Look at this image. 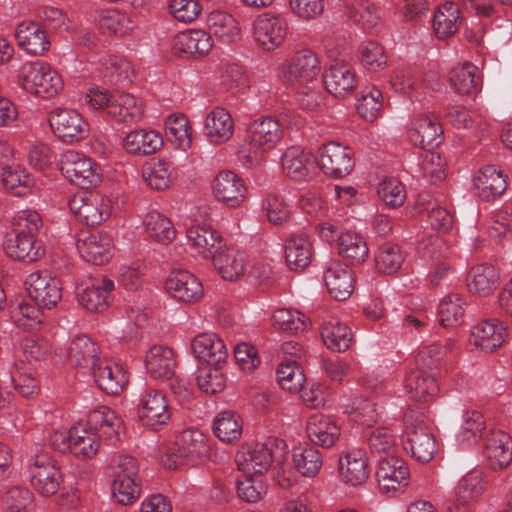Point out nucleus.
Returning a JSON list of instances; mask_svg holds the SVG:
<instances>
[{"instance_id":"5701e85b","label":"nucleus","mask_w":512,"mask_h":512,"mask_svg":"<svg viewBox=\"0 0 512 512\" xmlns=\"http://www.w3.org/2000/svg\"><path fill=\"white\" fill-rule=\"evenodd\" d=\"M76 247L86 262L95 265H103L112 257V239L107 234H83L77 239Z\"/></svg>"},{"instance_id":"de8ad7c7","label":"nucleus","mask_w":512,"mask_h":512,"mask_svg":"<svg viewBox=\"0 0 512 512\" xmlns=\"http://www.w3.org/2000/svg\"><path fill=\"white\" fill-rule=\"evenodd\" d=\"M70 437L72 439L71 452L82 459L93 458L99 450L100 442L103 441L96 432L82 425L73 426L70 429Z\"/></svg>"},{"instance_id":"423d86ee","label":"nucleus","mask_w":512,"mask_h":512,"mask_svg":"<svg viewBox=\"0 0 512 512\" xmlns=\"http://www.w3.org/2000/svg\"><path fill=\"white\" fill-rule=\"evenodd\" d=\"M30 482L43 496L54 495L60 488L62 475L57 462L45 451L31 457L28 465Z\"/></svg>"},{"instance_id":"4c0bfd02","label":"nucleus","mask_w":512,"mask_h":512,"mask_svg":"<svg viewBox=\"0 0 512 512\" xmlns=\"http://www.w3.org/2000/svg\"><path fill=\"white\" fill-rule=\"evenodd\" d=\"M162 145L163 139L161 135L154 130H134L129 132L123 140L125 151L137 156L154 154Z\"/></svg>"},{"instance_id":"2f4dec72","label":"nucleus","mask_w":512,"mask_h":512,"mask_svg":"<svg viewBox=\"0 0 512 512\" xmlns=\"http://www.w3.org/2000/svg\"><path fill=\"white\" fill-rule=\"evenodd\" d=\"M506 328L497 320H486L473 327L470 342L484 352H493L505 339Z\"/></svg>"},{"instance_id":"a211bd4d","label":"nucleus","mask_w":512,"mask_h":512,"mask_svg":"<svg viewBox=\"0 0 512 512\" xmlns=\"http://www.w3.org/2000/svg\"><path fill=\"white\" fill-rule=\"evenodd\" d=\"M324 282L334 299L344 301L352 294L355 279L352 270L346 264L333 259L324 271Z\"/></svg>"},{"instance_id":"6e6d98bb","label":"nucleus","mask_w":512,"mask_h":512,"mask_svg":"<svg viewBox=\"0 0 512 512\" xmlns=\"http://www.w3.org/2000/svg\"><path fill=\"white\" fill-rule=\"evenodd\" d=\"M321 337L327 348L335 352L346 351L352 342L351 329L339 322L324 324L321 328Z\"/></svg>"},{"instance_id":"4be33fe9","label":"nucleus","mask_w":512,"mask_h":512,"mask_svg":"<svg viewBox=\"0 0 512 512\" xmlns=\"http://www.w3.org/2000/svg\"><path fill=\"white\" fill-rule=\"evenodd\" d=\"M323 83L330 94L345 98L356 87L355 72L347 62L335 61L323 73Z\"/></svg>"},{"instance_id":"20e7f679","label":"nucleus","mask_w":512,"mask_h":512,"mask_svg":"<svg viewBox=\"0 0 512 512\" xmlns=\"http://www.w3.org/2000/svg\"><path fill=\"white\" fill-rule=\"evenodd\" d=\"M282 137L283 130L276 119L269 116L258 118L248 127L251 151L247 152L245 148H242L239 153L249 165H256L261 160L260 153L273 149Z\"/></svg>"},{"instance_id":"9b49d317","label":"nucleus","mask_w":512,"mask_h":512,"mask_svg":"<svg viewBox=\"0 0 512 512\" xmlns=\"http://www.w3.org/2000/svg\"><path fill=\"white\" fill-rule=\"evenodd\" d=\"M318 163L326 175L343 178L349 175L355 166L354 152L340 143L328 142L319 149Z\"/></svg>"},{"instance_id":"c756f323","label":"nucleus","mask_w":512,"mask_h":512,"mask_svg":"<svg viewBox=\"0 0 512 512\" xmlns=\"http://www.w3.org/2000/svg\"><path fill=\"white\" fill-rule=\"evenodd\" d=\"M114 283L108 278L95 280L77 293L79 303L88 311L100 313L109 306V295Z\"/></svg>"},{"instance_id":"7ed1b4c3","label":"nucleus","mask_w":512,"mask_h":512,"mask_svg":"<svg viewBox=\"0 0 512 512\" xmlns=\"http://www.w3.org/2000/svg\"><path fill=\"white\" fill-rule=\"evenodd\" d=\"M210 452L206 436L199 430L187 429L180 433L174 447L162 459L163 465L168 469H177L186 463H200Z\"/></svg>"},{"instance_id":"cd10ccee","label":"nucleus","mask_w":512,"mask_h":512,"mask_svg":"<svg viewBox=\"0 0 512 512\" xmlns=\"http://www.w3.org/2000/svg\"><path fill=\"white\" fill-rule=\"evenodd\" d=\"M320 70L316 54L310 49H301L291 58L287 66V77L290 81L309 83L316 80Z\"/></svg>"},{"instance_id":"e433bc0d","label":"nucleus","mask_w":512,"mask_h":512,"mask_svg":"<svg viewBox=\"0 0 512 512\" xmlns=\"http://www.w3.org/2000/svg\"><path fill=\"white\" fill-rule=\"evenodd\" d=\"M145 367L154 378L169 379L174 376L176 360L171 348L154 345L146 353Z\"/></svg>"},{"instance_id":"c03bdc74","label":"nucleus","mask_w":512,"mask_h":512,"mask_svg":"<svg viewBox=\"0 0 512 512\" xmlns=\"http://www.w3.org/2000/svg\"><path fill=\"white\" fill-rule=\"evenodd\" d=\"M282 167L290 178L305 180L314 169V162L301 148L289 147L282 156Z\"/></svg>"},{"instance_id":"bf43d9fd","label":"nucleus","mask_w":512,"mask_h":512,"mask_svg":"<svg viewBox=\"0 0 512 512\" xmlns=\"http://www.w3.org/2000/svg\"><path fill=\"white\" fill-rule=\"evenodd\" d=\"M166 135L168 139L183 150L191 146V127L188 118L183 114H172L165 122Z\"/></svg>"},{"instance_id":"ddd939ff","label":"nucleus","mask_w":512,"mask_h":512,"mask_svg":"<svg viewBox=\"0 0 512 512\" xmlns=\"http://www.w3.org/2000/svg\"><path fill=\"white\" fill-rule=\"evenodd\" d=\"M482 454L489 467L502 470L512 462V438L501 429H490L484 436Z\"/></svg>"},{"instance_id":"680f3d73","label":"nucleus","mask_w":512,"mask_h":512,"mask_svg":"<svg viewBox=\"0 0 512 512\" xmlns=\"http://www.w3.org/2000/svg\"><path fill=\"white\" fill-rule=\"evenodd\" d=\"M361 64L369 71L383 70L388 63V56L382 44L367 40L359 46Z\"/></svg>"},{"instance_id":"f3484780","label":"nucleus","mask_w":512,"mask_h":512,"mask_svg":"<svg viewBox=\"0 0 512 512\" xmlns=\"http://www.w3.org/2000/svg\"><path fill=\"white\" fill-rule=\"evenodd\" d=\"M167 292L176 300L192 303L203 296V286L199 279L186 270H173L165 282Z\"/></svg>"},{"instance_id":"6e6552de","label":"nucleus","mask_w":512,"mask_h":512,"mask_svg":"<svg viewBox=\"0 0 512 512\" xmlns=\"http://www.w3.org/2000/svg\"><path fill=\"white\" fill-rule=\"evenodd\" d=\"M25 284L30 298L39 307L51 309L62 298L60 279L47 270L29 274Z\"/></svg>"},{"instance_id":"49530a36","label":"nucleus","mask_w":512,"mask_h":512,"mask_svg":"<svg viewBox=\"0 0 512 512\" xmlns=\"http://www.w3.org/2000/svg\"><path fill=\"white\" fill-rule=\"evenodd\" d=\"M460 24V9L452 1H447L436 10L433 28L439 39H445L457 32Z\"/></svg>"},{"instance_id":"58836bf2","label":"nucleus","mask_w":512,"mask_h":512,"mask_svg":"<svg viewBox=\"0 0 512 512\" xmlns=\"http://www.w3.org/2000/svg\"><path fill=\"white\" fill-rule=\"evenodd\" d=\"M213 47L211 36L203 30H189L179 33L173 43L176 53L193 57L206 55Z\"/></svg>"},{"instance_id":"412c9836","label":"nucleus","mask_w":512,"mask_h":512,"mask_svg":"<svg viewBox=\"0 0 512 512\" xmlns=\"http://www.w3.org/2000/svg\"><path fill=\"white\" fill-rule=\"evenodd\" d=\"M409 138L415 146L430 151L442 143L443 128L436 117L420 115L412 122Z\"/></svg>"},{"instance_id":"bb28decb","label":"nucleus","mask_w":512,"mask_h":512,"mask_svg":"<svg viewBox=\"0 0 512 512\" xmlns=\"http://www.w3.org/2000/svg\"><path fill=\"white\" fill-rule=\"evenodd\" d=\"M15 36L18 45L31 55H43L50 48L46 31L38 22H21L16 28Z\"/></svg>"},{"instance_id":"338daca9","label":"nucleus","mask_w":512,"mask_h":512,"mask_svg":"<svg viewBox=\"0 0 512 512\" xmlns=\"http://www.w3.org/2000/svg\"><path fill=\"white\" fill-rule=\"evenodd\" d=\"M463 300L458 294L443 298L438 307L440 322L445 327L460 325L464 317Z\"/></svg>"},{"instance_id":"79ce46f5","label":"nucleus","mask_w":512,"mask_h":512,"mask_svg":"<svg viewBox=\"0 0 512 512\" xmlns=\"http://www.w3.org/2000/svg\"><path fill=\"white\" fill-rule=\"evenodd\" d=\"M234 123L230 113L222 107H216L205 119V135L213 143H222L233 135Z\"/></svg>"},{"instance_id":"f704fd0d","label":"nucleus","mask_w":512,"mask_h":512,"mask_svg":"<svg viewBox=\"0 0 512 512\" xmlns=\"http://www.w3.org/2000/svg\"><path fill=\"white\" fill-rule=\"evenodd\" d=\"M107 114L118 123H137L143 116L142 103L132 94L114 93Z\"/></svg>"},{"instance_id":"f257e3e1","label":"nucleus","mask_w":512,"mask_h":512,"mask_svg":"<svg viewBox=\"0 0 512 512\" xmlns=\"http://www.w3.org/2000/svg\"><path fill=\"white\" fill-rule=\"evenodd\" d=\"M18 83L26 92L41 98H52L63 88L58 72L40 60L21 65L18 70Z\"/></svg>"},{"instance_id":"5fc2aeb1","label":"nucleus","mask_w":512,"mask_h":512,"mask_svg":"<svg viewBox=\"0 0 512 512\" xmlns=\"http://www.w3.org/2000/svg\"><path fill=\"white\" fill-rule=\"evenodd\" d=\"M143 224L148 236L157 242L168 244L176 236L172 222L157 211L147 213Z\"/></svg>"},{"instance_id":"603ef678","label":"nucleus","mask_w":512,"mask_h":512,"mask_svg":"<svg viewBox=\"0 0 512 512\" xmlns=\"http://www.w3.org/2000/svg\"><path fill=\"white\" fill-rule=\"evenodd\" d=\"M424 249V256L435 261V266L430 274V281L433 286L437 287L441 284V280L444 279L451 270V265L446 261H442L443 258H446V243L440 238L429 239L428 243L425 244Z\"/></svg>"},{"instance_id":"f8f14e48","label":"nucleus","mask_w":512,"mask_h":512,"mask_svg":"<svg viewBox=\"0 0 512 512\" xmlns=\"http://www.w3.org/2000/svg\"><path fill=\"white\" fill-rule=\"evenodd\" d=\"M138 415L148 427L166 424L171 418V408L163 391L147 387L138 404Z\"/></svg>"},{"instance_id":"2eb2a0df","label":"nucleus","mask_w":512,"mask_h":512,"mask_svg":"<svg viewBox=\"0 0 512 512\" xmlns=\"http://www.w3.org/2000/svg\"><path fill=\"white\" fill-rule=\"evenodd\" d=\"M475 194L482 200L491 202L499 199L507 190L508 176L495 165H486L478 170L473 178Z\"/></svg>"},{"instance_id":"aec40b11","label":"nucleus","mask_w":512,"mask_h":512,"mask_svg":"<svg viewBox=\"0 0 512 512\" xmlns=\"http://www.w3.org/2000/svg\"><path fill=\"white\" fill-rule=\"evenodd\" d=\"M212 188L216 199L228 207H238L246 198L247 188L243 180L230 170L218 173Z\"/></svg>"},{"instance_id":"37998d69","label":"nucleus","mask_w":512,"mask_h":512,"mask_svg":"<svg viewBox=\"0 0 512 512\" xmlns=\"http://www.w3.org/2000/svg\"><path fill=\"white\" fill-rule=\"evenodd\" d=\"M312 258V244L304 234L294 235L286 240L285 260L292 271L307 268Z\"/></svg>"},{"instance_id":"8fccbe9b","label":"nucleus","mask_w":512,"mask_h":512,"mask_svg":"<svg viewBox=\"0 0 512 512\" xmlns=\"http://www.w3.org/2000/svg\"><path fill=\"white\" fill-rule=\"evenodd\" d=\"M368 252L366 241L358 233L347 231L338 237V253L352 265L363 263Z\"/></svg>"},{"instance_id":"774afa93","label":"nucleus","mask_w":512,"mask_h":512,"mask_svg":"<svg viewBox=\"0 0 512 512\" xmlns=\"http://www.w3.org/2000/svg\"><path fill=\"white\" fill-rule=\"evenodd\" d=\"M213 431L221 441L230 443L241 436L242 425L234 412L223 411L215 418Z\"/></svg>"},{"instance_id":"0e129e2a","label":"nucleus","mask_w":512,"mask_h":512,"mask_svg":"<svg viewBox=\"0 0 512 512\" xmlns=\"http://www.w3.org/2000/svg\"><path fill=\"white\" fill-rule=\"evenodd\" d=\"M375 262L379 272L390 275L401 268L404 254L397 244L386 243L379 247Z\"/></svg>"},{"instance_id":"6ab92c4d","label":"nucleus","mask_w":512,"mask_h":512,"mask_svg":"<svg viewBox=\"0 0 512 512\" xmlns=\"http://www.w3.org/2000/svg\"><path fill=\"white\" fill-rule=\"evenodd\" d=\"M191 349L195 358L212 367H222L228 358L226 345L215 333L198 334L191 342Z\"/></svg>"},{"instance_id":"393cba45","label":"nucleus","mask_w":512,"mask_h":512,"mask_svg":"<svg viewBox=\"0 0 512 512\" xmlns=\"http://www.w3.org/2000/svg\"><path fill=\"white\" fill-rule=\"evenodd\" d=\"M404 389L411 399L427 402L438 394L439 386L432 372L416 367L406 375Z\"/></svg>"},{"instance_id":"f03ea898","label":"nucleus","mask_w":512,"mask_h":512,"mask_svg":"<svg viewBox=\"0 0 512 512\" xmlns=\"http://www.w3.org/2000/svg\"><path fill=\"white\" fill-rule=\"evenodd\" d=\"M406 429L403 435V449L418 462L426 463L437 452L436 440L422 414L411 412L405 417Z\"/></svg>"},{"instance_id":"09e8293b","label":"nucleus","mask_w":512,"mask_h":512,"mask_svg":"<svg viewBox=\"0 0 512 512\" xmlns=\"http://www.w3.org/2000/svg\"><path fill=\"white\" fill-rule=\"evenodd\" d=\"M499 278V272L494 266L487 264L477 265L470 271L469 290L479 296H488L496 290Z\"/></svg>"},{"instance_id":"0eeeda50","label":"nucleus","mask_w":512,"mask_h":512,"mask_svg":"<svg viewBox=\"0 0 512 512\" xmlns=\"http://www.w3.org/2000/svg\"><path fill=\"white\" fill-rule=\"evenodd\" d=\"M48 122L53 134L63 143H78L89 135V124L74 109L56 108L49 113Z\"/></svg>"},{"instance_id":"dca6fc26","label":"nucleus","mask_w":512,"mask_h":512,"mask_svg":"<svg viewBox=\"0 0 512 512\" xmlns=\"http://www.w3.org/2000/svg\"><path fill=\"white\" fill-rule=\"evenodd\" d=\"M410 472L404 460L392 455L379 459L376 477L380 489L386 493L395 492L408 485Z\"/></svg>"},{"instance_id":"7c9ffc66","label":"nucleus","mask_w":512,"mask_h":512,"mask_svg":"<svg viewBox=\"0 0 512 512\" xmlns=\"http://www.w3.org/2000/svg\"><path fill=\"white\" fill-rule=\"evenodd\" d=\"M485 488L481 471H471L463 476L456 489L454 510L450 512H468L469 507L478 500Z\"/></svg>"},{"instance_id":"c9c22d12","label":"nucleus","mask_w":512,"mask_h":512,"mask_svg":"<svg viewBox=\"0 0 512 512\" xmlns=\"http://www.w3.org/2000/svg\"><path fill=\"white\" fill-rule=\"evenodd\" d=\"M91 370L98 387L110 395L118 394L128 381L122 368L107 360L100 359Z\"/></svg>"},{"instance_id":"052dcab7","label":"nucleus","mask_w":512,"mask_h":512,"mask_svg":"<svg viewBox=\"0 0 512 512\" xmlns=\"http://www.w3.org/2000/svg\"><path fill=\"white\" fill-rule=\"evenodd\" d=\"M43 226L40 214L31 209L18 211L12 218V230L7 235L35 238Z\"/></svg>"},{"instance_id":"b1692460","label":"nucleus","mask_w":512,"mask_h":512,"mask_svg":"<svg viewBox=\"0 0 512 512\" xmlns=\"http://www.w3.org/2000/svg\"><path fill=\"white\" fill-rule=\"evenodd\" d=\"M87 424L103 441L115 444L119 439V429L123 421L114 410L100 406L89 413Z\"/></svg>"},{"instance_id":"ea45409f","label":"nucleus","mask_w":512,"mask_h":512,"mask_svg":"<svg viewBox=\"0 0 512 512\" xmlns=\"http://www.w3.org/2000/svg\"><path fill=\"white\" fill-rule=\"evenodd\" d=\"M213 264L223 279L235 281L244 275L246 255L235 247H228L214 255Z\"/></svg>"},{"instance_id":"e2e57ef3","label":"nucleus","mask_w":512,"mask_h":512,"mask_svg":"<svg viewBox=\"0 0 512 512\" xmlns=\"http://www.w3.org/2000/svg\"><path fill=\"white\" fill-rule=\"evenodd\" d=\"M349 17L360 24L367 32L377 31L381 16L375 5L369 0H359L349 10Z\"/></svg>"},{"instance_id":"a878e982","label":"nucleus","mask_w":512,"mask_h":512,"mask_svg":"<svg viewBox=\"0 0 512 512\" xmlns=\"http://www.w3.org/2000/svg\"><path fill=\"white\" fill-rule=\"evenodd\" d=\"M306 432L312 443L323 448L332 447L341 435L340 427L332 417L318 413L308 418Z\"/></svg>"},{"instance_id":"a18cd8bd","label":"nucleus","mask_w":512,"mask_h":512,"mask_svg":"<svg viewBox=\"0 0 512 512\" xmlns=\"http://www.w3.org/2000/svg\"><path fill=\"white\" fill-rule=\"evenodd\" d=\"M450 82L455 91L461 95L478 93L482 84L478 68L468 62L451 70Z\"/></svg>"},{"instance_id":"9d476101","label":"nucleus","mask_w":512,"mask_h":512,"mask_svg":"<svg viewBox=\"0 0 512 512\" xmlns=\"http://www.w3.org/2000/svg\"><path fill=\"white\" fill-rule=\"evenodd\" d=\"M69 209L85 225L95 226L110 217L112 207L110 199L106 197L78 194L70 199Z\"/></svg>"},{"instance_id":"4468645a","label":"nucleus","mask_w":512,"mask_h":512,"mask_svg":"<svg viewBox=\"0 0 512 512\" xmlns=\"http://www.w3.org/2000/svg\"><path fill=\"white\" fill-rule=\"evenodd\" d=\"M287 30L286 20L269 12L258 16L253 23L254 38L267 51L274 50L283 43Z\"/></svg>"},{"instance_id":"1a4fd4ad","label":"nucleus","mask_w":512,"mask_h":512,"mask_svg":"<svg viewBox=\"0 0 512 512\" xmlns=\"http://www.w3.org/2000/svg\"><path fill=\"white\" fill-rule=\"evenodd\" d=\"M275 446V439L243 445L235 457L238 469L244 473L262 475L273 462Z\"/></svg>"},{"instance_id":"13d9d810","label":"nucleus","mask_w":512,"mask_h":512,"mask_svg":"<svg viewBox=\"0 0 512 512\" xmlns=\"http://www.w3.org/2000/svg\"><path fill=\"white\" fill-rule=\"evenodd\" d=\"M274 327L289 334L304 332L309 324V318L298 310L282 308L274 312L272 316Z\"/></svg>"},{"instance_id":"72a5a7b5","label":"nucleus","mask_w":512,"mask_h":512,"mask_svg":"<svg viewBox=\"0 0 512 512\" xmlns=\"http://www.w3.org/2000/svg\"><path fill=\"white\" fill-rule=\"evenodd\" d=\"M3 247L9 257L27 263L39 260L45 253L42 242L29 236L7 235Z\"/></svg>"},{"instance_id":"864d4df0","label":"nucleus","mask_w":512,"mask_h":512,"mask_svg":"<svg viewBox=\"0 0 512 512\" xmlns=\"http://www.w3.org/2000/svg\"><path fill=\"white\" fill-rule=\"evenodd\" d=\"M207 25L214 36L227 43L235 41L240 34L238 22L226 12L212 11L208 15Z\"/></svg>"},{"instance_id":"c85d7f7f","label":"nucleus","mask_w":512,"mask_h":512,"mask_svg":"<svg viewBox=\"0 0 512 512\" xmlns=\"http://www.w3.org/2000/svg\"><path fill=\"white\" fill-rule=\"evenodd\" d=\"M368 458L362 450H352L339 458L341 479L352 486L363 484L369 477Z\"/></svg>"},{"instance_id":"3c124183","label":"nucleus","mask_w":512,"mask_h":512,"mask_svg":"<svg viewBox=\"0 0 512 512\" xmlns=\"http://www.w3.org/2000/svg\"><path fill=\"white\" fill-rule=\"evenodd\" d=\"M292 459L294 468L304 477H315L323 465L319 450L308 444L295 447L292 450Z\"/></svg>"},{"instance_id":"a19ab883","label":"nucleus","mask_w":512,"mask_h":512,"mask_svg":"<svg viewBox=\"0 0 512 512\" xmlns=\"http://www.w3.org/2000/svg\"><path fill=\"white\" fill-rule=\"evenodd\" d=\"M99 353L98 344L87 335L73 338L68 349L70 362L81 368H93L100 361Z\"/></svg>"},{"instance_id":"473e14b6","label":"nucleus","mask_w":512,"mask_h":512,"mask_svg":"<svg viewBox=\"0 0 512 512\" xmlns=\"http://www.w3.org/2000/svg\"><path fill=\"white\" fill-rule=\"evenodd\" d=\"M186 236L190 248L204 258L213 259L220 251L222 238L209 226H192L187 230Z\"/></svg>"},{"instance_id":"4d7b16f0","label":"nucleus","mask_w":512,"mask_h":512,"mask_svg":"<svg viewBox=\"0 0 512 512\" xmlns=\"http://www.w3.org/2000/svg\"><path fill=\"white\" fill-rule=\"evenodd\" d=\"M463 419V424L457 435L458 441L466 445H472L477 443L479 439L484 440L488 431H486L482 413L476 410L467 411Z\"/></svg>"},{"instance_id":"39448f33","label":"nucleus","mask_w":512,"mask_h":512,"mask_svg":"<svg viewBox=\"0 0 512 512\" xmlns=\"http://www.w3.org/2000/svg\"><path fill=\"white\" fill-rule=\"evenodd\" d=\"M63 176L81 189L96 187L101 182V174L97 164L87 155L68 150L59 160Z\"/></svg>"},{"instance_id":"69168bd1","label":"nucleus","mask_w":512,"mask_h":512,"mask_svg":"<svg viewBox=\"0 0 512 512\" xmlns=\"http://www.w3.org/2000/svg\"><path fill=\"white\" fill-rule=\"evenodd\" d=\"M143 178L146 183L155 190H164L172 183V167L165 160H158L145 166Z\"/></svg>"}]
</instances>
